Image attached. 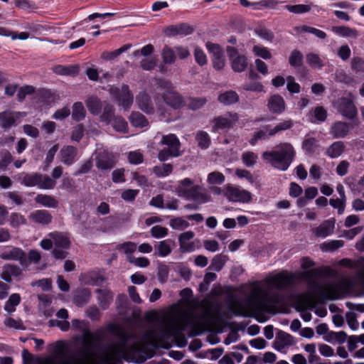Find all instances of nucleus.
Instances as JSON below:
<instances>
[{"label": "nucleus", "mask_w": 364, "mask_h": 364, "mask_svg": "<svg viewBox=\"0 0 364 364\" xmlns=\"http://www.w3.org/2000/svg\"><path fill=\"white\" fill-rule=\"evenodd\" d=\"M72 326L82 333V346L77 355H72L63 361L65 364H96L100 361L105 364H116L119 358L137 348L136 336L115 324H111L108 331L116 338L107 345L100 352L92 350L93 343H100L102 340L100 332L92 333L87 321L79 319L72 321Z\"/></svg>", "instance_id": "f257e3e1"}, {"label": "nucleus", "mask_w": 364, "mask_h": 364, "mask_svg": "<svg viewBox=\"0 0 364 364\" xmlns=\"http://www.w3.org/2000/svg\"><path fill=\"white\" fill-rule=\"evenodd\" d=\"M326 267L315 268L305 272V277L308 279L309 289L310 292H306L297 295L296 304L299 310L313 309L318 302H323L326 300H333L338 298V292L336 288L328 285L321 288L316 279L326 274Z\"/></svg>", "instance_id": "f03ea898"}, {"label": "nucleus", "mask_w": 364, "mask_h": 364, "mask_svg": "<svg viewBox=\"0 0 364 364\" xmlns=\"http://www.w3.org/2000/svg\"><path fill=\"white\" fill-rule=\"evenodd\" d=\"M296 156L294 146L288 142L280 143L272 150L264 151L262 159L274 168L285 171L291 166Z\"/></svg>", "instance_id": "7ed1b4c3"}, {"label": "nucleus", "mask_w": 364, "mask_h": 364, "mask_svg": "<svg viewBox=\"0 0 364 364\" xmlns=\"http://www.w3.org/2000/svg\"><path fill=\"white\" fill-rule=\"evenodd\" d=\"M188 325V319L184 318L181 320L173 318L165 321L164 325L158 329H152L148 332V336L154 341L168 339L172 337L181 341V346L186 345V340L183 335Z\"/></svg>", "instance_id": "20e7f679"}, {"label": "nucleus", "mask_w": 364, "mask_h": 364, "mask_svg": "<svg viewBox=\"0 0 364 364\" xmlns=\"http://www.w3.org/2000/svg\"><path fill=\"white\" fill-rule=\"evenodd\" d=\"M248 302L259 311L275 313L276 305L279 304L282 296L279 292H272L269 289L257 286L253 288L247 297Z\"/></svg>", "instance_id": "39448f33"}, {"label": "nucleus", "mask_w": 364, "mask_h": 364, "mask_svg": "<svg viewBox=\"0 0 364 364\" xmlns=\"http://www.w3.org/2000/svg\"><path fill=\"white\" fill-rule=\"evenodd\" d=\"M193 184L194 181L192 179L186 178L178 181V184L176 187V192L178 196L192 200L197 205L212 200L211 196L204 188L199 185L193 186Z\"/></svg>", "instance_id": "423d86ee"}, {"label": "nucleus", "mask_w": 364, "mask_h": 364, "mask_svg": "<svg viewBox=\"0 0 364 364\" xmlns=\"http://www.w3.org/2000/svg\"><path fill=\"white\" fill-rule=\"evenodd\" d=\"M162 145L167 146L158 153V159L160 161H166L173 157H178L182 154L181 142L173 134L163 135L160 141Z\"/></svg>", "instance_id": "0eeeda50"}, {"label": "nucleus", "mask_w": 364, "mask_h": 364, "mask_svg": "<svg viewBox=\"0 0 364 364\" xmlns=\"http://www.w3.org/2000/svg\"><path fill=\"white\" fill-rule=\"evenodd\" d=\"M21 183L28 187L38 186L41 189L50 190L55 187L56 183L50 176L41 173H24Z\"/></svg>", "instance_id": "6e6552de"}, {"label": "nucleus", "mask_w": 364, "mask_h": 364, "mask_svg": "<svg viewBox=\"0 0 364 364\" xmlns=\"http://www.w3.org/2000/svg\"><path fill=\"white\" fill-rule=\"evenodd\" d=\"M95 162L96 168L102 172H108L116 165L114 155L107 149H99L95 152Z\"/></svg>", "instance_id": "1a4fd4ad"}, {"label": "nucleus", "mask_w": 364, "mask_h": 364, "mask_svg": "<svg viewBox=\"0 0 364 364\" xmlns=\"http://www.w3.org/2000/svg\"><path fill=\"white\" fill-rule=\"evenodd\" d=\"M334 107L343 116L348 119L355 120L358 111L352 100L347 97L339 98L334 102Z\"/></svg>", "instance_id": "9d476101"}, {"label": "nucleus", "mask_w": 364, "mask_h": 364, "mask_svg": "<svg viewBox=\"0 0 364 364\" xmlns=\"http://www.w3.org/2000/svg\"><path fill=\"white\" fill-rule=\"evenodd\" d=\"M353 125H359L358 119H355L352 124L343 121H336L331 124L329 129V134L334 139H343L348 135Z\"/></svg>", "instance_id": "9b49d317"}, {"label": "nucleus", "mask_w": 364, "mask_h": 364, "mask_svg": "<svg viewBox=\"0 0 364 364\" xmlns=\"http://www.w3.org/2000/svg\"><path fill=\"white\" fill-rule=\"evenodd\" d=\"M208 51L212 55L213 66L216 70L223 69L225 64L224 52L218 43L208 42L205 44Z\"/></svg>", "instance_id": "f8f14e48"}, {"label": "nucleus", "mask_w": 364, "mask_h": 364, "mask_svg": "<svg viewBox=\"0 0 364 364\" xmlns=\"http://www.w3.org/2000/svg\"><path fill=\"white\" fill-rule=\"evenodd\" d=\"M238 115L235 112H228L223 116L215 117L213 119L214 123L212 129L216 132L221 129H230L238 121Z\"/></svg>", "instance_id": "ddd939ff"}, {"label": "nucleus", "mask_w": 364, "mask_h": 364, "mask_svg": "<svg viewBox=\"0 0 364 364\" xmlns=\"http://www.w3.org/2000/svg\"><path fill=\"white\" fill-rule=\"evenodd\" d=\"M157 99L156 96L151 97L149 92H139L136 97V103L141 110L151 114L154 112V105L158 104Z\"/></svg>", "instance_id": "4468645a"}, {"label": "nucleus", "mask_w": 364, "mask_h": 364, "mask_svg": "<svg viewBox=\"0 0 364 364\" xmlns=\"http://www.w3.org/2000/svg\"><path fill=\"white\" fill-rule=\"evenodd\" d=\"M225 195L232 202L248 203L251 200V193L249 191L232 186L227 187Z\"/></svg>", "instance_id": "2eb2a0df"}, {"label": "nucleus", "mask_w": 364, "mask_h": 364, "mask_svg": "<svg viewBox=\"0 0 364 364\" xmlns=\"http://www.w3.org/2000/svg\"><path fill=\"white\" fill-rule=\"evenodd\" d=\"M194 28L187 23H181L166 27L164 30L167 36H176L178 35L188 36L193 33Z\"/></svg>", "instance_id": "dca6fc26"}, {"label": "nucleus", "mask_w": 364, "mask_h": 364, "mask_svg": "<svg viewBox=\"0 0 364 364\" xmlns=\"http://www.w3.org/2000/svg\"><path fill=\"white\" fill-rule=\"evenodd\" d=\"M0 258L4 260L18 261L22 265L26 262V255L25 252L22 249L16 247H14L9 250L1 252Z\"/></svg>", "instance_id": "f3484780"}, {"label": "nucleus", "mask_w": 364, "mask_h": 364, "mask_svg": "<svg viewBox=\"0 0 364 364\" xmlns=\"http://www.w3.org/2000/svg\"><path fill=\"white\" fill-rule=\"evenodd\" d=\"M77 150L73 146H64L60 151V161L66 166H71L77 161Z\"/></svg>", "instance_id": "a211bd4d"}, {"label": "nucleus", "mask_w": 364, "mask_h": 364, "mask_svg": "<svg viewBox=\"0 0 364 364\" xmlns=\"http://www.w3.org/2000/svg\"><path fill=\"white\" fill-rule=\"evenodd\" d=\"M195 236L193 231L188 230L181 233L178 237L179 250L181 252H191L195 250L196 245L194 242H189Z\"/></svg>", "instance_id": "6ab92c4d"}, {"label": "nucleus", "mask_w": 364, "mask_h": 364, "mask_svg": "<svg viewBox=\"0 0 364 364\" xmlns=\"http://www.w3.org/2000/svg\"><path fill=\"white\" fill-rule=\"evenodd\" d=\"M336 220L333 218L324 220L319 226L313 229V232L317 237L325 238L333 234L335 229Z\"/></svg>", "instance_id": "aec40b11"}, {"label": "nucleus", "mask_w": 364, "mask_h": 364, "mask_svg": "<svg viewBox=\"0 0 364 364\" xmlns=\"http://www.w3.org/2000/svg\"><path fill=\"white\" fill-rule=\"evenodd\" d=\"M295 343L294 337L282 331L277 333L274 342V348L279 351H282L284 348L291 346Z\"/></svg>", "instance_id": "412c9836"}, {"label": "nucleus", "mask_w": 364, "mask_h": 364, "mask_svg": "<svg viewBox=\"0 0 364 364\" xmlns=\"http://www.w3.org/2000/svg\"><path fill=\"white\" fill-rule=\"evenodd\" d=\"M29 219L35 223L46 225L51 223L53 217L46 210H37L30 214Z\"/></svg>", "instance_id": "4be33fe9"}, {"label": "nucleus", "mask_w": 364, "mask_h": 364, "mask_svg": "<svg viewBox=\"0 0 364 364\" xmlns=\"http://www.w3.org/2000/svg\"><path fill=\"white\" fill-rule=\"evenodd\" d=\"M50 238L53 240L55 247H60L68 250L70 247L71 242L67 234L60 232H50Z\"/></svg>", "instance_id": "5701e85b"}, {"label": "nucleus", "mask_w": 364, "mask_h": 364, "mask_svg": "<svg viewBox=\"0 0 364 364\" xmlns=\"http://www.w3.org/2000/svg\"><path fill=\"white\" fill-rule=\"evenodd\" d=\"M163 100L168 106L179 109L184 105V101L179 92H164Z\"/></svg>", "instance_id": "b1692460"}, {"label": "nucleus", "mask_w": 364, "mask_h": 364, "mask_svg": "<svg viewBox=\"0 0 364 364\" xmlns=\"http://www.w3.org/2000/svg\"><path fill=\"white\" fill-rule=\"evenodd\" d=\"M22 271L19 267L16 264H6L2 268L1 277L6 282H11L12 277H18L21 274Z\"/></svg>", "instance_id": "393cba45"}, {"label": "nucleus", "mask_w": 364, "mask_h": 364, "mask_svg": "<svg viewBox=\"0 0 364 364\" xmlns=\"http://www.w3.org/2000/svg\"><path fill=\"white\" fill-rule=\"evenodd\" d=\"M291 282V277L285 273L276 274L268 279V282L278 289H283Z\"/></svg>", "instance_id": "a878e982"}, {"label": "nucleus", "mask_w": 364, "mask_h": 364, "mask_svg": "<svg viewBox=\"0 0 364 364\" xmlns=\"http://www.w3.org/2000/svg\"><path fill=\"white\" fill-rule=\"evenodd\" d=\"M91 296L88 289H77L73 292V303L78 307H82L87 304Z\"/></svg>", "instance_id": "bb28decb"}, {"label": "nucleus", "mask_w": 364, "mask_h": 364, "mask_svg": "<svg viewBox=\"0 0 364 364\" xmlns=\"http://www.w3.org/2000/svg\"><path fill=\"white\" fill-rule=\"evenodd\" d=\"M268 108L272 113H282L285 109L284 99L279 95L272 96L268 102Z\"/></svg>", "instance_id": "cd10ccee"}, {"label": "nucleus", "mask_w": 364, "mask_h": 364, "mask_svg": "<svg viewBox=\"0 0 364 364\" xmlns=\"http://www.w3.org/2000/svg\"><path fill=\"white\" fill-rule=\"evenodd\" d=\"M21 115L20 112L15 113L11 111H4L0 113V125L6 129L15 124L16 119Z\"/></svg>", "instance_id": "c85d7f7f"}, {"label": "nucleus", "mask_w": 364, "mask_h": 364, "mask_svg": "<svg viewBox=\"0 0 364 364\" xmlns=\"http://www.w3.org/2000/svg\"><path fill=\"white\" fill-rule=\"evenodd\" d=\"M36 203L48 208H57L59 205L58 200L51 195L38 194L35 198Z\"/></svg>", "instance_id": "c756f323"}, {"label": "nucleus", "mask_w": 364, "mask_h": 364, "mask_svg": "<svg viewBox=\"0 0 364 364\" xmlns=\"http://www.w3.org/2000/svg\"><path fill=\"white\" fill-rule=\"evenodd\" d=\"M78 65H58L53 68V72L60 75L75 76L79 73Z\"/></svg>", "instance_id": "7c9ffc66"}, {"label": "nucleus", "mask_w": 364, "mask_h": 364, "mask_svg": "<svg viewBox=\"0 0 364 364\" xmlns=\"http://www.w3.org/2000/svg\"><path fill=\"white\" fill-rule=\"evenodd\" d=\"M175 246L174 241L168 239L160 241L156 247L155 255L164 257L171 254L173 247Z\"/></svg>", "instance_id": "2f4dec72"}, {"label": "nucleus", "mask_w": 364, "mask_h": 364, "mask_svg": "<svg viewBox=\"0 0 364 364\" xmlns=\"http://www.w3.org/2000/svg\"><path fill=\"white\" fill-rule=\"evenodd\" d=\"M96 293L100 306L102 309H106L112 301L113 294L109 290L101 289H97Z\"/></svg>", "instance_id": "473e14b6"}, {"label": "nucleus", "mask_w": 364, "mask_h": 364, "mask_svg": "<svg viewBox=\"0 0 364 364\" xmlns=\"http://www.w3.org/2000/svg\"><path fill=\"white\" fill-rule=\"evenodd\" d=\"M345 144L341 141H336L332 143L327 149L325 154L331 159L338 158L343 153Z\"/></svg>", "instance_id": "72a5a7b5"}, {"label": "nucleus", "mask_w": 364, "mask_h": 364, "mask_svg": "<svg viewBox=\"0 0 364 364\" xmlns=\"http://www.w3.org/2000/svg\"><path fill=\"white\" fill-rule=\"evenodd\" d=\"M114 98L117 104L122 106L124 110L129 109L133 103L134 97L131 92H114Z\"/></svg>", "instance_id": "f704fd0d"}, {"label": "nucleus", "mask_w": 364, "mask_h": 364, "mask_svg": "<svg viewBox=\"0 0 364 364\" xmlns=\"http://www.w3.org/2000/svg\"><path fill=\"white\" fill-rule=\"evenodd\" d=\"M294 125L293 121L291 119H287L282 122L277 124L274 127L269 129H267L269 131V136H274L279 132L286 131L287 129H291Z\"/></svg>", "instance_id": "c9c22d12"}, {"label": "nucleus", "mask_w": 364, "mask_h": 364, "mask_svg": "<svg viewBox=\"0 0 364 364\" xmlns=\"http://www.w3.org/2000/svg\"><path fill=\"white\" fill-rule=\"evenodd\" d=\"M129 122L135 127H144L147 126L148 121L141 113L139 112H132L129 117Z\"/></svg>", "instance_id": "e433bc0d"}, {"label": "nucleus", "mask_w": 364, "mask_h": 364, "mask_svg": "<svg viewBox=\"0 0 364 364\" xmlns=\"http://www.w3.org/2000/svg\"><path fill=\"white\" fill-rule=\"evenodd\" d=\"M231 66L235 72L241 73L247 66V59L244 55H237L231 61Z\"/></svg>", "instance_id": "4c0bfd02"}, {"label": "nucleus", "mask_w": 364, "mask_h": 364, "mask_svg": "<svg viewBox=\"0 0 364 364\" xmlns=\"http://www.w3.org/2000/svg\"><path fill=\"white\" fill-rule=\"evenodd\" d=\"M112 124L113 129L118 132L127 133L128 132V124L126 120L121 116H115L109 123Z\"/></svg>", "instance_id": "58836bf2"}, {"label": "nucleus", "mask_w": 364, "mask_h": 364, "mask_svg": "<svg viewBox=\"0 0 364 364\" xmlns=\"http://www.w3.org/2000/svg\"><path fill=\"white\" fill-rule=\"evenodd\" d=\"M332 30L335 33L342 37H356L358 36L356 29L346 26H334Z\"/></svg>", "instance_id": "ea45409f"}, {"label": "nucleus", "mask_w": 364, "mask_h": 364, "mask_svg": "<svg viewBox=\"0 0 364 364\" xmlns=\"http://www.w3.org/2000/svg\"><path fill=\"white\" fill-rule=\"evenodd\" d=\"M86 111L82 102H77L73 105L72 118L76 122L85 119Z\"/></svg>", "instance_id": "a19ab883"}, {"label": "nucleus", "mask_w": 364, "mask_h": 364, "mask_svg": "<svg viewBox=\"0 0 364 364\" xmlns=\"http://www.w3.org/2000/svg\"><path fill=\"white\" fill-rule=\"evenodd\" d=\"M343 245L344 242L343 240H333L321 244L320 248L323 252H334Z\"/></svg>", "instance_id": "79ce46f5"}, {"label": "nucleus", "mask_w": 364, "mask_h": 364, "mask_svg": "<svg viewBox=\"0 0 364 364\" xmlns=\"http://www.w3.org/2000/svg\"><path fill=\"white\" fill-rule=\"evenodd\" d=\"M86 105L88 110L92 114H99L102 109V104L97 97H91L86 101Z\"/></svg>", "instance_id": "37998d69"}, {"label": "nucleus", "mask_w": 364, "mask_h": 364, "mask_svg": "<svg viewBox=\"0 0 364 364\" xmlns=\"http://www.w3.org/2000/svg\"><path fill=\"white\" fill-rule=\"evenodd\" d=\"M152 170L157 177H166L172 173L173 166L171 164H163L154 166Z\"/></svg>", "instance_id": "c03bdc74"}, {"label": "nucleus", "mask_w": 364, "mask_h": 364, "mask_svg": "<svg viewBox=\"0 0 364 364\" xmlns=\"http://www.w3.org/2000/svg\"><path fill=\"white\" fill-rule=\"evenodd\" d=\"M227 259V256L225 255H217L212 259L208 269L215 272L220 271L225 265Z\"/></svg>", "instance_id": "a18cd8bd"}, {"label": "nucleus", "mask_w": 364, "mask_h": 364, "mask_svg": "<svg viewBox=\"0 0 364 364\" xmlns=\"http://www.w3.org/2000/svg\"><path fill=\"white\" fill-rule=\"evenodd\" d=\"M239 97L237 92H222L218 96V100L224 105H230L237 102Z\"/></svg>", "instance_id": "49530a36"}, {"label": "nucleus", "mask_w": 364, "mask_h": 364, "mask_svg": "<svg viewBox=\"0 0 364 364\" xmlns=\"http://www.w3.org/2000/svg\"><path fill=\"white\" fill-rule=\"evenodd\" d=\"M304 56L302 53L296 49L291 51L289 58V63L294 68L301 67L303 64Z\"/></svg>", "instance_id": "de8ad7c7"}, {"label": "nucleus", "mask_w": 364, "mask_h": 364, "mask_svg": "<svg viewBox=\"0 0 364 364\" xmlns=\"http://www.w3.org/2000/svg\"><path fill=\"white\" fill-rule=\"evenodd\" d=\"M161 56L165 64H173L176 59L174 50L168 46H165L162 50Z\"/></svg>", "instance_id": "09e8293b"}, {"label": "nucleus", "mask_w": 364, "mask_h": 364, "mask_svg": "<svg viewBox=\"0 0 364 364\" xmlns=\"http://www.w3.org/2000/svg\"><path fill=\"white\" fill-rule=\"evenodd\" d=\"M115 116L114 107L110 104L105 105L103 112L100 116L101 120L107 124H109Z\"/></svg>", "instance_id": "8fccbe9b"}, {"label": "nucleus", "mask_w": 364, "mask_h": 364, "mask_svg": "<svg viewBox=\"0 0 364 364\" xmlns=\"http://www.w3.org/2000/svg\"><path fill=\"white\" fill-rule=\"evenodd\" d=\"M196 139L198 142V146L200 148L205 149L210 146V139L207 132L204 131H199L196 134Z\"/></svg>", "instance_id": "3c124183"}, {"label": "nucleus", "mask_w": 364, "mask_h": 364, "mask_svg": "<svg viewBox=\"0 0 364 364\" xmlns=\"http://www.w3.org/2000/svg\"><path fill=\"white\" fill-rule=\"evenodd\" d=\"M318 146V141L316 138H307L302 144L303 149L308 154L314 153Z\"/></svg>", "instance_id": "603ef678"}, {"label": "nucleus", "mask_w": 364, "mask_h": 364, "mask_svg": "<svg viewBox=\"0 0 364 364\" xmlns=\"http://www.w3.org/2000/svg\"><path fill=\"white\" fill-rule=\"evenodd\" d=\"M93 166V161L91 159L82 161L78 166V168L74 173V176H77L82 174L89 173Z\"/></svg>", "instance_id": "864d4df0"}, {"label": "nucleus", "mask_w": 364, "mask_h": 364, "mask_svg": "<svg viewBox=\"0 0 364 364\" xmlns=\"http://www.w3.org/2000/svg\"><path fill=\"white\" fill-rule=\"evenodd\" d=\"M284 8L289 12L297 14L309 12L311 9V6L307 4L286 5Z\"/></svg>", "instance_id": "5fc2aeb1"}, {"label": "nucleus", "mask_w": 364, "mask_h": 364, "mask_svg": "<svg viewBox=\"0 0 364 364\" xmlns=\"http://www.w3.org/2000/svg\"><path fill=\"white\" fill-rule=\"evenodd\" d=\"M242 163L247 167H252L257 163V155L252 151H246L242 154Z\"/></svg>", "instance_id": "6e6d98bb"}, {"label": "nucleus", "mask_w": 364, "mask_h": 364, "mask_svg": "<svg viewBox=\"0 0 364 364\" xmlns=\"http://www.w3.org/2000/svg\"><path fill=\"white\" fill-rule=\"evenodd\" d=\"M264 129L255 132L252 138L250 141L252 145H255L259 140H266L271 136L269 135V131L267 130V129H269V125L265 126Z\"/></svg>", "instance_id": "4d7b16f0"}, {"label": "nucleus", "mask_w": 364, "mask_h": 364, "mask_svg": "<svg viewBox=\"0 0 364 364\" xmlns=\"http://www.w3.org/2000/svg\"><path fill=\"white\" fill-rule=\"evenodd\" d=\"M136 244L133 242H125L119 245L118 250L120 251H123L127 257V259L129 260V256H133L132 253L136 250Z\"/></svg>", "instance_id": "13d9d810"}, {"label": "nucleus", "mask_w": 364, "mask_h": 364, "mask_svg": "<svg viewBox=\"0 0 364 364\" xmlns=\"http://www.w3.org/2000/svg\"><path fill=\"white\" fill-rule=\"evenodd\" d=\"M225 176L218 171H213L208 174L207 181L209 184H222L225 181Z\"/></svg>", "instance_id": "bf43d9fd"}, {"label": "nucleus", "mask_w": 364, "mask_h": 364, "mask_svg": "<svg viewBox=\"0 0 364 364\" xmlns=\"http://www.w3.org/2000/svg\"><path fill=\"white\" fill-rule=\"evenodd\" d=\"M150 233L154 238H162L168 235V230L161 225H155L151 228Z\"/></svg>", "instance_id": "052dcab7"}, {"label": "nucleus", "mask_w": 364, "mask_h": 364, "mask_svg": "<svg viewBox=\"0 0 364 364\" xmlns=\"http://www.w3.org/2000/svg\"><path fill=\"white\" fill-rule=\"evenodd\" d=\"M300 31L301 32L312 33L320 39H324L326 37V33L324 31L309 26H302L300 28Z\"/></svg>", "instance_id": "680f3d73"}, {"label": "nucleus", "mask_w": 364, "mask_h": 364, "mask_svg": "<svg viewBox=\"0 0 364 364\" xmlns=\"http://www.w3.org/2000/svg\"><path fill=\"white\" fill-rule=\"evenodd\" d=\"M170 226L173 229L182 230L188 228L189 226V223L183 218L178 217L171 220Z\"/></svg>", "instance_id": "e2e57ef3"}, {"label": "nucleus", "mask_w": 364, "mask_h": 364, "mask_svg": "<svg viewBox=\"0 0 364 364\" xmlns=\"http://www.w3.org/2000/svg\"><path fill=\"white\" fill-rule=\"evenodd\" d=\"M26 223L25 217L20 213H13L10 215V225L13 228H17Z\"/></svg>", "instance_id": "0e129e2a"}, {"label": "nucleus", "mask_w": 364, "mask_h": 364, "mask_svg": "<svg viewBox=\"0 0 364 364\" xmlns=\"http://www.w3.org/2000/svg\"><path fill=\"white\" fill-rule=\"evenodd\" d=\"M253 52L255 55L259 56L264 60H268L272 58V53L266 47L255 46L253 47Z\"/></svg>", "instance_id": "69168bd1"}, {"label": "nucleus", "mask_w": 364, "mask_h": 364, "mask_svg": "<svg viewBox=\"0 0 364 364\" xmlns=\"http://www.w3.org/2000/svg\"><path fill=\"white\" fill-rule=\"evenodd\" d=\"M194 57L196 62L200 65L203 66L207 63V56L204 51L198 47L194 50Z\"/></svg>", "instance_id": "338daca9"}, {"label": "nucleus", "mask_w": 364, "mask_h": 364, "mask_svg": "<svg viewBox=\"0 0 364 364\" xmlns=\"http://www.w3.org/2000/svg\"><path fill=\"white\" fill-rule=\"evenodd\" d=\"M306 61L311 67L321 68L323 65L318 55L314 53H310L306 55Z\"/></svg>", "instance_id": "774afa93"}]
</instances>
